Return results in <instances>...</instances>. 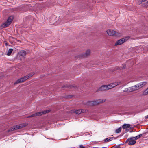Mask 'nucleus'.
I'll use <instances>...</instances> for the list:
<instances>
[{"instance_id":"14","label":"nucleus","mask_w":148,"mask_h":148,"mask_svg":"<svg viewBox=\"0 0 148 148\" xmlns=\"http://www.w3.org/2000/svg\"><path fill=\"white\" fill-rule=\"evenodd\" d=\"M147 83V82H146L144 81L141 82L137 84L138 87H139V88L140 89L145 86L146 85Z\"/></svg>"},{"instance_id":"23","label":"nucleus","mask_w":148,"mask_h":148,"mask_svg":"<svg viewBox=\"0 0 148 148\" xmlns=\"http://www.w3.org/2000/svg\"><path fill=\"white\" fill-rule=\"evenodd\" d=\"M121 130V127H120L116 130V133H119L120 132Z\"/></svg>"},{"instance_id":"27","label":"nucleus","mask_w":148,"mask_h":148,"mask_svg":"<svg viewBox=\"0 0 148 148\" xmlns=\"http://www.w3.org/2000/svg\"><path fill=\"white\" fill-rule=\"evenodd\" d=\"M84 147L82 145H80V148H84Z\"/></svg>"},{"instance_id":"11","label":"nucleus","mask_w":148,"mask_h":148,"mask_svg":"<svg viewBox=\"0 0 148 148\" xmlns=\"http://www.w3.org/2000/svg\"><path fill=\"white\" fill-rule=\"evenodd\" d=\"M25 81V79L24 77L18 79H17L14 83V85L17 84L21 83Z\"/></svg>"},{"instance_id":"3","label":"nucleus","mask_w":148,"mask_h":148,"mask_svg":"<svg viewBox=\"0 0 148 148\" xmlns=\"http://www.w3.org/2000/svg\"><path fill=\"white\" fill-rule=\"evenodd\" d=\"M50 110H48L42 112H38L27 117V118H29L36 116H40L42 114H44L46 113H48L50 112Z\"/></svg>"},{"instance_id":"20","label":"nucleus","mask_w":148,"mask_h":148,"mask_svg":"<svg viewBox=\"0 0 148 148\" xmlns=\"http://www.w3.org/2000/svg\"><path fill=\"white\" fill-rule=\"evenodd\" d=\"M143 94L144 95H148V88L146 89L143 92Z\"/></svg>"},{"instance_id":"13","label":"nucleus","mask_w":148,"mask_h":148,"mask_svg":"<svg viewBox=\"0 0 148 148\" xmlns=\"http://www.w3.org/2000/svg\"><path fill=\"white\" fill-rule=\"evenodd\" d=\"M90 53V49H88L84 53L82 54V57H86L89 56Z\"/></svg>"},{"instance_id":"9","label":"nucleus","mask_w":148,"mask_h":148,"mask_svg":"<svg viewBox=\"0 0 148 148\" xmlns=\"http://www.w3.org/2000/svg\"><path fill=\"white\" fill-rule=\"evenodd\" d=\"M127 39L128 38H124L118 40L115 44V45H119L123 44Z\"/></svg>"},{"instance_id":"10","label":"nucleus","mask_w":148,"mask_h":148,"mask_svg":"<svg viewBox=\"0 0 148 148\" xmlns=\"http://www.w3.org/2000/svg\"><path fill=\"white\" fill-rule=\"evenodd\" d=\"M108 90L107 85H103L102 86L98 89V91H104Z\"/></svg>"},{"instance_id":"25","label":"nucleus","mask_w":148,"mask_h":148,"mask_svg":"<svg viewBox=\"0 0 148 148\" xmlns=\"http://www.w3.org/2000/svg\"><path fill=\"white\" fill-rule=\"evenodd\" d=\"M68 87H70V88H76V86H73V85H70V86H69Z\"/></svg>"},{"instance_id":"6","label":"nucleus","mask_w":148,"mask_h":148,"mask_svg":"<svg viewBox=\"0 0 148 148\" xmlns=\"http://www.w3.org/2000/svg\"><path fill=\"white\" fill-rule=\"evenodd\" d=\"M138 4L143 7L148 6V0H139Z\"/></svg>"},{"instance_id":"16","label":"nucleus","mask_w":148,"mask_h":148,"mask_svg":"<svg viewBox=\"0 0 148 148\" xmlns=\"http://www.w3.org/2000/svg\"><path fill=\"white\" fill-rule=\"evenodd\" d=\"M19 54L20 56H22L23 57H25V56L26 55V53L25 51L22 50L19 52Z\"/></svg>"},{"instance_id":"2","label":"nucleus","mask_w":148,"mask_h":148,"mask_svg":"<svg viewBox=\"0 0 148 148\" xmlns=\"http://www.w3.org/2000/svg\"><path fill=\"white\" fill-rule=\"evenodd\" d=\"M107 34L110 36H120L121 34V33L115 32L112 30L108 29L107 31Z\"/></svg>"},{"instance_id":"17","label":"nucleus","mask_w":148,"mask_h":148,"mask_svg":"<svg viewBox=\"0 0 148 148\" xmlns=\"http://www.w3.org/2000/svg\"><path fill=\"white\" fill-rule=\"evenodd\" d=\"M13 19V16H11L9 17L7 21H6L8 24H10Z\"/></svg>"},{"instance_id":"12","label":"nucleus","mask_w":148,"mask_h":148,"mask_svg":"<svg viewBox=\"0 0 148 148\" xmlns=\"http://www.w3.org/2000/svg\"><path fill=\"white\" fill-rule=\"evenodd\" d=\"M87 111L88 110H86L79 109L76 110L75 112L76 114H79L82 113H86Z\"/></svg>"},{"instance_id":"24","label":"nucleus","mask_w":148,"mask_h":148,"mask_svg":"<svg viewBox=\"0 0 148 148\" xmlns=\"http://www.w3.org/2000/svg\"><path fill=\"white\" fill-rule=\"evenodd\" d=\"M112 140L111 138L110 137L108 138H106L105 140V142H108L109 141H110Z\"/></svg>"},{"instance_id":"26","label":"nucleus","mask_w":148,"mask_h":148,"mask_svg":"<svg viewBox=\"0 0 148 148\" xmlns=\"http://www.w3.org/2000/svg\"><path fill=\"white\" fill-rule=\"evenodd\" d=\"M123 67H122V69H125L126 67V66L125 64H123Z\"/></svg>"},{"instance_id":"21","label":"nucleus","mask_w":148,"mask_h":148,"mask_svg":"<svg viewBox=\"0 0 148 148\" xmlns=\"http://www.w3.org/2000/svg\"><path fill=\"white\" fill-rule=\"evenodd\" d=\"M13 49H10L8 50V51L7 53V55L8 56L10 55Z\"/></svg>"},{"instance_id":"22","label":"nucleus","mask_w":148,"mask_h":148,"mask_svg":"<svg viewBox=\"0 0 148 148\" xmlns=\"http://www.w3.org/2000/svg\"><path fill=\"white\" fill-rule=\"evenodd\" d=\"M9 25V24H8V23L6 22L4 23L2 25V26L3 27H6Z\"/></svg>"},{"instance_id":"15","label":"nucleus","mask_w":148,"mask_h":148,"mask_svg":"<svg viewBox=\"0 0 148 148\" xmlns=\"http://www.w3.org/2000/svg\"><path fill=\"white\" fill-rule=\"evenodd\" d=\"M34 74V73L32 72L31 73L25 76L24 77L25 79V81L27 79H28L29 78L31 77L32 76H33Z\"/></svg>"},{"instance_id":"1","label":"nucleus","mask_w":148,"mask_h":148,"mask_svg":"<svg viewBox=\"0 0 148 148\" xmlns=\"http://www.w3.org/2000/svg\"><path fill=\"white\" fill-rule=\"evenodd\" d=\"M139 89L138 84L135 85L131 87L126 88L123 90L124 92H129L135 91Z\"/></svg>"},{"instance_id":"8","label":"nucleus","mask_w":148,"mask_h":148,"mask_svg":"<svg viewBox=\"0 0 148 148\" xmlns=\"http://www.w3.org/2000/svg\"><path fill=\"white\" fill-rule=\"evenodd\" d=\"M120 83V82H115V83H112L108 85H107V86L108 87V90L111 88H112L116 86L119 84Z\"/></svg>"},{"instance_id":"5","label":"nucleus","mask_w":148,"mask_h":148,"mask_svg":"<svg viewBox=\"0 0 148 148\" xmlns=\"http://www.w3.org/2000/svg\"><path fill=\"white\" fill-rule=\"evenodd\" d=\"M26 126V124H21L19 125H16L14 127L11 128V129L9 130V131H10V130L11 131H13L18 129H21L25 127Z\"/></svg>"},{"instance_id":"29","label":"nucleus","mask_w":148,"mask_h":148,"mask_svg":"<svg viewBox=\"0 0 148 148\" xmlns=\"http://www.w3.org/2000/svg\"><path fill=\"white\" fill-rule=\"evenodd\" d=\"M120 148V147H117V148Z\"/></svg>"},{"instance_id":"4","label":"nucleus","mask_w":148,"mask_h":148,"mask_svg":"<svg viewBox=\"0 0 148 148\" xmlns=\"http://www.w3.org/2000/svg\"><path fill=\"white\" fill-rule=\"evenodd\" d=\"M105 100L104 99H99L96 101H90V104L92 105H96L105 102Z\"/></svg>"},{"instance_id":"28","label":"nucleus","mask_w":148,"mask_h":148,"mask_svg":"<svg viewBox=\"0 0 148 148\" xmlns=\"http://www.w3.org/2000/svg\"><path fill=\"white\" fill-rule=\"evenodd\" d=\"M148 118V115H147V116H145V119H147Z\"/></svg>"},{"instance_id":"7","label":"nucleus","mask_w":148,"mask_h":148,"mask_svg":"<svg viewBox=\"0 0 148 148\" xmlns=\"http://www.w3.org/2000/svg\"><path fill=\"white\" fill-rule=\"evenodd\" d=\"M136 142L134 140V139L132 137L128 138L127 139L125 142V143H128L129 145H132L134 144Z\"/></svg>"},{"instance_id":"18","label":"nucleus","mask_w":148,"mask_h":148,"mask_svg":"<svg viewBox=\"0 0 148 148\" xmlns=\"http://www.w3.org/2000/svg\"><path fill=\"white\" fill-rule=\"evenodd\" d=\"M130 127V124H124L122 126V128L123 129L129 128Z\"/></svg>"},{"instance_id":"19","label":"nucleus","mask_w":148,"mask_h":148,"mask_svg":"<svg viewBox=\"0 0 148 148\" xmlns=\"http://www.w3.org/2000/svg\"><path fill=\"white\" fill-rule=\"evenodd\" d=\"M142 134H140L139 135L132 138H133L134 139V140H137L140 137L142 136Z\"/></svg>"}]
</instances>
